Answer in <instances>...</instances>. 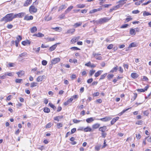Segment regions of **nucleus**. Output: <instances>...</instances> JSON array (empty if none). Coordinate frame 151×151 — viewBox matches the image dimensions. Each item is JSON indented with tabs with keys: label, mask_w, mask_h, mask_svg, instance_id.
<instances>
[{
	"label": "nucleus",
	"mask_w": 151,
	"mask_h": 151,
	"mask_svg": "<svg viewBox=\"0 0 151 151\" xmlns=\"http://www.w3.org/2000/svg\"><path fill=\"white\" fill-rule=\"evenodd\" d=\"M91 130V129L89 127H87L84 129V131L85 132H90Z\"/></svg>",
	"instance_id": "7c9ffc66"
},
{
	"label": "nucleus",
	"mask_w": 151,
	"mask_h": 151,
	"mask_svg": "<svg viewBox=\"0 0 151 151\" xmlns=\"http://www.w3.org/2000/svg\"><path fill=\"white\" fill-rule=\"evenodd\" d=\"M95 119L94 118L90 117L86 119V122L88 123H90L93 122Z\"/></svg>",
	"instance_id": "ddd939ff"
},
{
	"label": "nucleus",
	"mask_w": 151,
	"mask_h": 151,
	"mask_svg": "<svg viewBox=\"0 0 151 151\" xmlns=\"http://www.w3.org/2000/svg\"><path fill=\"white\" fill-rule=\"evenodd\" d=\"M66 8V6L65 5H62L59 7L58 9V11H60L63 9H65Z\"/></svg>",
	"instance_id": "f704fd0d"
},
{
	"label": "nucleus",
	"mask_w": 151,
	"mask_h": 151,
	"mask_svg": "<svg viewBox=\"0 0 151 151\" xmlns=\"http://www.w3.org/2000/svg\"><path fill=\"white\" fill-rule=\"evenodd\" d=\"M114 76V75L113 74H109L107 76V77L108 79L110 80L111 78H113Z\"/></svg>",
	"instance_id": "6e6d98bb"
},
{
	"label": "nucleus",
	"mask_w": 151,
	"mask_h": 151,
	"mask_svg": "<svg viewBox=\"0 0 151 151\" xmlns=\"http://www.w3.org/2000/svg\"><path fill=\"white\" fill-rule=\"evenodd\" d=\"M13 13L8 14L4 17L1 18L0 21L1 22L5 21L6 22L11 21L13 19Z\"/></svg>",
	"instance_id": "f257e3e1"
},
{
	"label": "nucleus",
	"mask_w": 151,
	"mask_h": 151,
	"mask_svg": "<svg viewBox=\"0 0 151 151\" xmlns=\"http://www.w3.org/2000/svg\"><path fill=\"white\" fill-rule=\"evenodd\" d=\"M60 59L59 58H54L51 61V63L52 64H55L60 61Z\"/></svg>",
	"instance_id": "20e7f679"
},
{
	"label": "nucleus",
	"mask_w": 151,
	"mask_h": 151,
	"mask_svg": "<svg viewBox=\"0 0 151 151\" xmlns=\"http://www.w3.org/2000/svg\"><path fill=\"white\" fill-rule=\"evenodd\" d=\"M135 29H134L131 28L130 30L129 33L131 35H134L136 33H135Z\"/></svg>",
	"instance_id": "a878e982"
},
{
	"label": "nucleus",
	"mask_w": 151,
	"mask_h": 151,
	"mask_svg": "<svg viewBox=\"0 0 151 151\" xmlns=\"http://www.w3.org/2000/svg\"><path fill=\"white\" fill-rule=\"evenodd\" d=\"M112 118L110 116H108L103 118H101L99 120H100L103 122H106L108 121L111 119Z\"/></svg>",
	"instance_id": "423d86ee"
},
{
	"label": "nucleus",
	"mask_w": 151,
	"mask_h": 151,
	"mask_svg": "<svg viewBox=\"0 0 151 151\" xmlns=\"http://www.w3.org/2000/svg\"><path fill=\"white\" fill-rule=\"evenodd\" d=\"M27 53L24 52L20 54L19 56V57L23 58L24 57H27Z\"/></svg>",
	"instance_id": "2f4dec72"
},
{
	"label": "nucleus",
	"mask_w": 151,
	"mask_h": 151,
	"mask_svg": "<svg viewBox=\"0 0 151 151\" xmlns=\"http://www.w3.org/2000/svg\"><path fill=\"white\" fill-rule=\"evenodd\" d=\"M145 139H147V141L148 142H151V135L150 136H148L146 137Z\"/></svg>",
	"instance_id": "5fc2aeb1"
},
{
	"label": "nucleus",
	"mask_w": 151,
	"mask_h": 151,
	"mask_svg": "<svg viewBox=\"0 0 151 151\" xmlns=\"http://www.w3.org/2000/svg\"><path fill=\"white\" fill-rule=\"evenodd\" d=\"M15 81L16 83H22L23 82L22 79L19 78L16 79Z\"/></svg>",
	"instance_id": "cd10ccee"
},
{
	"label": "nucleus",
	"mask_w": 151,
	"mask_h": 151,
	"mask_svg": "<svg viewBox=\"0 0 151 151\" xmlns=\"http://www.w3.org/2000/svg\"><path fill=\"white\" fill-rule=\"evenodd\" d=\"M31 42L29 40H27L26 41H24L22 42V44L24 45H26L27 44L29 45H30Z\"/></svg>",
	"instance_id": "dca6fc26"
},
{
	"label": "nucleus",
	"mask_w": 151,
	"mask_h": 151,
	"mask_svg": "<svg viewBox=\"0 0 151 151\" xmlns=\"http://www.w3.org/2000/svg\"><path fill=\"white\" fill-rule=\"evenodd\" d=\"M57 46V45L56 44L53 45L50 48L49 50L51 51L54 50L56 48Z\"/></svg>",
	"instance_id": "393cba45"
},
{
	"label": "nucleus",
	"mask_w": 151,
	"mask_h": 151,
	"mask_svg": "<svg viewBox=\"0 0 151 151\" xmlns=\"http://www.w3.org/2000/svg\"><path fill=\"white\" fill-rule=\"evenodd\" d=\"M131 76L133 78H136L138 76V75L137 73H131Z\"/></svg>",
	"instance_id": "a211bd4d"
},
{
	"label": "nucleus",
	"mask_w": 151,
	"mask_h": 151,
	"mask_svg": "<svg viewBox=\"0 0 151 151\" xmlns=\"http://www.w3.org/2000/svg\"><path fill=\"white\" fill-rule=\"evenodd\" d=\"M81 120H79L76 119H74L73 120V122L75 123H77L81 122Z\"/></svg>",
	"instance_id": "052dcab7"
},
{
	"label": "nucleus",
	"mask_w": 151,
	"mask_h": 151,
	"mask_svg": "<svg viewBox=\"0 0 151 151\" xmlns=\"http://www.w3.org/2000/svg\"><path fill=\"white\" fill-rule=\"evenodd\" d=\"M46 78L45 76H38L36 79V81L38 82L41 81L45 79Z\"/></svg>",
	"instance_id": "0eeeda50"
},
{
	"label": "nucleus",
	"mask_w": 151,
	"mask_h": 151,
	"mask_svg": "<svg viewBox=\"0 0 151 151\" xmlns=\"http://www.w3.org/2000/svg\"><path fill=\"white\" fill-rule=\"evenodd\" d=\"M117 67V66H116V67L112 69L111 70V72L112 73L116 72L118 69Z\"/></svg>",
	"instance_id": "c03bdc74"
},
{
	"label": "nucleus",
	"mask_w": 151,
	"mask_h": 151,
	"mask_svg": "<svg viewBox=\"0 0 151 151\" xmlns=\"http://www.w3.org/2000/svg\"><path fill=\"white\" fill-rule=\"evenodd\" d=\"M139 12V11L138 10H135L132 11V13L134 14H137Z\"/></svg>",
	"instance_id": "bf43d9fd"
},
{
	"label": "nucleus",
	"mask_w": 151,
	"mask_h": 151,
	"mask_svg": "<svg viewBox=\"0 0 151 151\" xmlns=\"http://www.w3.org/2000/svg\"><path fill=\"white\" fill-rule=\"evenodd\" d=\"M114 45L113 44H111L109 45L107 47V48L108 49H111L113 47Z\"/></svg>",
	"instance_id": "603ef678"
},
{
	"label": "nucleus",
	"mask_w": 151,
	"mask_h": 151,
	"mask_svg": "<svg viewBox=\"0 0 151 151\" xmlns=\"http://www.w3.org/2000/svg\"><path fill=\"white\" fill-rule=\"evenodd\" d=\"M142 121H139L136 123V124L141 125L143 124Z\"/></svg>",
	"instance_id": "4d7b16f0"
},
{
	"label": "nucleus",
	"mask_w": 151,
	"mask_h": 151,
	"mask_svg": "<svg viewBox=\"0 0 151 151\" xmlns=\"http://www.w3.org/2000/svg\"><path fill=\"white\" fill-rule=\"evenodd\" d=\"M33 19V17L32 16H28L26 15L24 17V19L27 20H32Z\"/></svg>",
	"instance_id": "2eb2a0df"
},
{
	"label": "nucleus",
	"mask_w": 151,
	"mask_h": 151,
	"mask_svg": "<svg viewBox=\"0 0 151 151\" xmlns=\"http://www.w3.org/2000/svg\"><path fill=\"white\" fill-rule=\"evenodd\" d=\"M38 85V83L36 82H33L31 83L30 87L31 88H33L34 87L37 86Z\"/></svg>",
	"instance_id": "c85d7f7f"
},
{
	"label": "nucleus",
	"mask_w": 151,
	"mask_h": 151,
	"mask_svg": "<svg viewBox=\"0 0 151 151\" xmlns=\"http://www.w3.org/2000/svg\"><path fill=\"white\" fill-rule=\"evenodd\" d=\"M75 29H71L68 30L66 33L68 34H73V33L75 32Z\"/></svg>",
	"instance_id": "b1692460"
},
{
	"label": "nucleus",
	"mask_w": 151,
	"mask_h": 151,
	"mask_svg": "<svg viewBox=\"0 0 151 151\" xmlns=\"http://www.w3.org/2000/svg\"><path fill=\"white\" fill-rule=\"evenodd\" d=\"M73 6H70L69 7L65 12V14H66L68 12H69L73 8Z\"/></svg>",
	"instance_id": "412c9836"
},
{
	"label": "nucleus",
	"mask_w": 151,
	"mask_h": 151,
	"mask_svg": "<svg viewBox=\"0 0 151 151\" xmlns=\"http://www.w3.org/2000/svg\"><path fill=\"white\" fill-rule=\"evenodd\" d=\"M121 7V6H120V5L118 4L117 5H116V6H114L113 7V9L114 10H116L118 9L120 7Z\"/></svg>",
	"instance_id": "a18cd8bd"
},
{
	"label": "nucleus",
	"mask_w": 151,
	"mask_h": 151,
	"mask_svg": "<svg viewBox=\"0 0 151 151\" xmlns=\"http://www.w3.org/2000/svg\"><path fill=\"white\" fill-rule=\"evenodd\" d=\"M151 2V0H150L148 1L146 3H144L142 4V6H144V5H146Z\"/></svg>",
	"instance_id": "864d4df0"
},
{
	"label": "nucleus",
	"mask_w": 151,
	"mask_h": 151,
	"mask_svg": "<svg viewBox=\"0 0 151 151\" xmlns=\"http://www.w3.org/2000/svg\"><path fill=\"white\" fill-rule=\"evenodd\" d=\"M111 17L109 18L108 17H105L101 18L100 19L96 20V24H103L108 22L111 19Z\"/></svg>",
	"instance_id": "f03ea898"
},
{
	"label": "nucleus",
	"mask_w": 151,
	"mask_h": 151,
	"mask_svg": "<svg viewBox=\"0 0 151 151\" xmlns=\"http://www.w3.org/2000/svg\"><path fill=\"white\" fill-rule=\"evenodd\" d=\"M93 81V79L92 78H91L88 80L87 81V82L88 83H91Z\"/></svg>",
	"instance_id": "774afa93"
},
{
	"label": "nucleus",
	"mask_w": 151,
	"mask_h": 151,
	"mask_svg": "<svg viewBox=\"0 0 151 151\" xmlns=\"http://www.w3.org/2000/svg\"><path fill=\"white\" fill-rule=\"evenodd\" d=\"M119 118L118 117L114 118L111 121V125L113 124L117 120H118Z\"/></svg>",
	"instance_id": "f3484780"
},
{
	"label": "nucleus",
	"mask_w": 151,
	"mask_h": 151,
	"mask_svg": "<svg viewBox=\"0 0 151 151\" xmlns=\"http://www.w3.org/2000/svg\"><path fill=\"white\" fill-rule=\"evenodd\" d=\"M100 124L98 123L95 124L92 126V127L93 129H96L98 128L100 126Z\"/></svg>",
	"instance_id": "aec40b11"
},
{
	"label": "nucleus",
	"mask_w": 151,
	"mask_h": 151,
	"mask_svg": "<svg viewBox=\"0 0 151 151\" xmlns=\"http://www.w3.org/2000/svg\"><path fill=\"white\" fill-rule=\"evenodd\" d=\"M34 49L35 50V51L36 52L38 53L39 52L40 50V47H38L37 48H35V49Z\"/></svg>",
	"instance_id": "680f3d73"
},
{
	"label": "nucleus",
	"mask_w": 151,
	"mask_h": 151,
	"mask_svg": "<svg viewBox=\"0 0 151 151\" xmlns=\"http://www.w3.org/2000/svg\"><path fill=\"white\" fill-rule=\"evenodd\" d=\"M129 109V108H127L126 109H124L120 113L119 115V116L122 115L123 114H124V112H125L126 111L128 110Z\"/></svg>",
	"instance_id": "4c0bfd02"
},
{
	"label": "nucleus",
	"mask_w": 151,
	"mask_h": 151,
	"mask_svg": "<svg viewBox=\"0 0 151 151\" xmlns=\"http://www.w3.org/2000/svg\"><path fill=\"white\" fill-rule=\"evenodd\" d=\"M150 15V13L148 12L145 11L143 13V15L144 17L148 16Z\"/></svg>",
	"instance_id": "79ce46f5"
},
{
	"label": "nucleus",
	"mask_w": 151,
	"mask_h": 151,
	"mask_svg": "<svg viewBox=\"0 0 151 151\" xmlns=\"http://www.w3.org/2000/svg\"><path fill=\"white\" fill-rule=\"evenodd\" d=\"M82 24V22H79L77 23H75L73 25V26L75 28L79 26H81Z\"/></svg>",
	"instance_id": "4be33fe9"
},
{
	"label": "nucleus",
	"mask_w": 151,
	"mask_h": 151,
	"mask_svg": "<svg viewBox=\"0 0 151 151\" xmlns=\"http://www.w3.org/2000/svg\"><path fill=\"white\" fill-rule=\"evenodd\" d=\"M132 19V18L131 17H128L126 19L125 21L126 22H128L129 21H130Z\"/></svg>",
	"instance_id": "69168bd1"
},
{
	"label": "nucleus",
	"mask_w": 151,
	"mask_h": 151,
	"mask_svg": "<svg viewBox=\"0 0 151 151\" xmlns=\"http://www.w3.org/2000/svg\"><path fill=\"white\" fill-rule=\"evenodd\" d=\"M63 124L62 123H58L57 125V127L59 129L60 127H62L63 126Z\"/></svg>",
	"instance_id": "37998d69"
},
{
	"label": "nucleus",
	"mask_w": 151,
	"mask_h": 151,
	"mask_svg": "<svg viewBox=\"0 0 151 151\" xmlns=\"http://www.w3.org/2000/svg\"><path fill=\"white\" fill-rule=\"evenodd\" d=\"M49 105L51 108H53L54 109H56V107L54 105H53L51 103H49Z\"/></svg>",
	"instance_id": "de8ad7c7"
},
{
	"label": "nucleus",
	"mask_w": 151,
	"mask_h": 151,
	"mask_svg": "<svg viewBox=\"0 0 151 151\" xmlns=\"http://www.w3.org/2000/svg\"><path fill=\"white\" fill-rule=\"evenodd\" d=\"M107 129V127L106 126H104L100 127L99 129V130L102 132H104Z\"/></svg>",
	"instance_id": "f8f14e48"
},
{
	"label": "nucleus",
	"mask_w": 151,
	"mask_h": 151,
	"mask_svg": "<svg viewBox=\"0 0 151 151\" xmlns=\"http://www.w3.org/2000/svg\"><path fill=\"white\" fill-rule=\"evenodd\" d=\"M42 64L44 65H47V62L45 60H43L42 62Z\"/></svg>",
	"instance_id": "e2e57ef3"
},
{
	"label": "nucleus",
	"mask_w": 151,
	"mask_h": 151,
	"mask_svg": "<svg viewBox=\"0 0 151 151\" xmlns=\"http://www.w3.org/2000/svg\"><path fill=\"white\" fill-rule=\"evenodd\" d=\"M52 18L51 17H45V20L47 21H48L51 20L52 19Z\"/></svg>",
	"instance_id": "09e8293b"
},
{
	"label": "nucleus",
	"mask_w": 151,
	"mask_h": 151,
	"mask_svg": "<svg viewBox=\"0 0 151 151\" xmlns=\"http://www.w3.org/2000/svg\"><path fill=\"white\" fill-rule=\"evenodd\" d=\"M25 13L24 12H21V13H18L19 17L22 18L25 15Z\"/></svg>",
	"instance_id": "e433bc0d"
},
{
	"label": "nucleus",
	"mask_w": 151,
	"mask_h": 151,
	"mask_svg": "<svg viewBox=\"0 0 151 151\" xmlns=\"http://www.w3.org/2000/svg\"><path fill=\"white\" fill-rule=\"evenodd\" d=\"M17 40L16 41L19 42L22 39V37L20 35H18L17 37Z\"/></svg>",
	"instance_id": "8fccbe9b"
},
{
	"label": "nucleus",
	"mask_w": 151,
	"mask_h": 151,
	"mask_svg": "<svg viewBox=\"0 0 151 151\" xmlns=\"http://www.w3.org/2000/svg\"><path fill=\"white\" fill-rule=\"evenodd\" d=\"M102 9V8L101 6L100 7V8L97 9H95L93 10H91L89 12L90 14H92L95 13L97 11H101Z\"/></svg>",
	"instance_id": "6e6552de"
},
{
	"label": "nucleus",
	"mask_w": 151,
	"mask_h": 151,
	"mask_svg": "<svg viewBox=\"0 0 151 151\" xmlns=\"http://www.w3.org/2000/svg\"><path fill=\"white\" fill-rule=\"evenodd\" d=\"M100 54L93 53V55L95 57L96 59L98 60H101L102 59V57L101 56Z\"/></svg>",
	"instance_id": "7ed1b4c3"
},
{
	"label": "nucleus",
	"mask_w": 151,
	"mask_h": 151,
	"mask_svg": "<svg viewBox=\"0 0 151 151\" xmlns=\"http://www.w3.org/2000/svg\"><path fill=\"white\" fill-rule=\"evenodd\" d=\"M95 72V70H90L89 72L90 76H91Z\"/></svg>",
	"instance_id": "3c124183"
},
{
	"label": "nucleus",
	"mask_w": 151,
	"mask_h": 151,
	"mask_svg": "<svg viewBox=\"0 0 151 151\" xmlns=\"http://www.w3.org/2000/svg\"><path fill=\"white\" fill-rule=\"evenodd\" d=\"M85 6V5L83 4H78L76 6L77 8H84Z\"/></svg>",
	"instance_id": "c756f323"
},
{
	"label": "nucleus",
	"mask_w": 151,
	"mask_h": 151,
	"mask_svg": "<svg viewBox=\"0 0 151 151\" xmlns=\"http://www.w3.org/2000/svg\"><path fill=\"white\" fill-rule=\"evenodd\" d=\"M129 26V25L128 24H125L123 25L121 27V28H126L128 27V26Z\"/></svg>",
	"instance_id": "13d9d810"
},
{
	"label": "nucleus",
	"mask_w": 151,
	"mask_h": 151,
	"mask_svg": "<svg viewBox=\"0 0 151 151\" xmlns=\"http://www.w3.org/2000/svg\"><path fill=\"white\" fill-rule=\"evenodd\" d=\"M149 114L148 111L147 110L143 112L144 115L146 116H147Z\"/></svg>",
	"instance_id": "0e129e2a"
},
{
	"label": "nucleus",
	"mask_w": 151,
	"mask_h": 151,
	"mask_svg": "<svg viewBox=\"0 0 151 151\" xmlns=\"http://www.w3.org/2000/svg\"><path fill=\"white\" fill-rule=\"evenodd\" d=\"M30 12L31 13H36L37 11V9L34 6H31L29 9Z\"/></svg>",
	"instance_id": "39448f33"
},
{
	"label": "nucleus",
	"mask_w": 151,
	"mask_h": 151,
	"mask_svg": "<svg viewBox=\"0 0 151 151\" xmlns=\"http://www.w3.org/2000/svg\"><path fill=\"white\" fill-rule=\"evenodd\" d=\"M107 75V73H105L104 74L101 75L100 78L99 79V80L100 81L101 80L104 79L106 77Z\"/></svg>",
	"instance_id": "72a5a7b5"
},
{
	"label": "nucleus",
	"mask_w": 151,
	"mask_h": 151,
	"mask_svg": "<svg viewBox=\"0 0 151 151\" xmlns=\"http://www.w3.org/2000/svg\"><path fill=\"white\" fill-rule=\"evenodd\" d=\"M136 45L135 44L133 43H131L129 46V48H130L132 47H135Z\"/></svg>",
	"instance_id": "49530a36"
},
{
	"label": "nucleus",
	"mask_w": 151,
	"mask_h": 151,
	"mask_svg": "<svg viewBox=\"0 0 151 151\" xmlns=\"http://www.w3.org/2000/svg\"><path fill=\"white\" fill-rule=\"evenodd\" d=\"M100 94V93L99 92H95L92 94V96L93 97L98 96Z\"/></svg>",
	"instance_id": "a19ab883"
},
{
	"label": "nucleus",
	"mask_w": 151,
	"mask_h": 151,
	"mask_svg": "<svg viewBox=\"0 0 151 151\" xmlns=\"http://www.w3.org/2000/svg\"><path fill=\"white\" fill-rule=\"evenodd\" d=\"M129 109V108H127L126 109H124L120 113L119 115V116L122 115L123 114H124V112H125L126 111L128 110Z\"/></svg>",
	"instance_id": "58836bf2"
},
{
	"label": "nucleus",
	"mask_w": 151,
	"mask_h": 151,
	"mask_svg": "<svg viewBox=\"0 0 151 151\" xmlns=\"http://www.w3.org/2000/svg\"><path fill=\"white\" fill-rule=\"evenodd\" d=\"M69 61L71 63H77V60L76 59H74L72 60V59H70L69 60Z\"/></svg>",
	"instance_id": "473e14b6"
},
{
	"label": "nucleus",
	"mask_w": 151,
	"mask_h": 151,
	"mask_svg": "<svg viewBox=\"0 0 151 151\" xmlns=\"http://www.w3.org/2000/svg\"><path fill=\"white\" fill-rule=\"evenodd\" d=\"M127 0H120L117 2V3H119V5H120V6H123L124 4L126 3V1Z\"/></svg>",
	"instance_id": "9b49d317"
},
{
	"label": "nucleus",
	"mask_w": 151,
	"mask_h": 151,
	"mask_svg": "<svg viewBox=\"0 0 151 151\" xmlns=\"http://www.w3.org/2000/svg\"><path fill=\"white\" fill-rule=\"evenodd\" d=\"M33 36H36L38 37H44V34H42V33L39 32L37 34H34L33 35Z\"/></svg>",
	"instance_id": "9d476101"
},
{
	"label": "nucleus",
	"mask_w": 151,
	"mask_h": 151,
	"mask_svg": "<svg viewBox=\"0 0 151 151\" xmlns=\"http://www.w3.org/2000/svg\"><path fill=\"white\" fill-rule=\"evenodd\" d=\"M44 111L46 113H49L50 112V109L47 107L45 108L44 109Z\"/></svg>",
	"instance_id": "ea45409f"
},
{
	"label": "nucleus",
	"mask_w": 151,
	"mask_h": 151,
	"mask_svg": "<svg viewBox=\"0 0 151 151\" xmlns=\"http://www.w3.org/2000/svg\"><path fill=\"white\" fill-rule=\"evenodd\" d=\"M144 1V0H141L139 2H137L135 3V4L136 5L138 6L140 4H141L143 3Z\"/></svg>",
	"instance_id": "c9c22d12"
},
{
	"label": "nucleus",
	"mask_w": 151,
	"mask_h": 151,
	"mask_svg": "<svg viewBox=\"0 0 151 151\" xmlns=\"http://www.w3.org/2000/svg\"><path fill=\"white\" fill-rule=\"evenodd\" d=\"M91 65V62L90 61H89L88 63L85 64V65L88 67H90Z\"/></svg>",
	"instance_id": "338daca9"
},
{
	"label": "nucleus",
	"mask_w": 151,
	"mask_h": 151,
	"mask_svg": "<svg viewBox=\"0 0 151 151\" xmlns=\"http://www.w3.org/2000/svg\"><path fill=\"white\" fill-rule=\"evenodd\" d=\"M16 73L18 75V77L19 78L24 75L25 73L24 71L23 70H21L17 72Z\"/></svg>",
	"instance_id": "1a4fd4ad"
},
{
	"label": "nucleus",
	"mask_w": 151,
	"mask_h": 151,
	"mask_svg": "<svg viewBox=\"0 0 151 151\" xmlns=\"http://www.w3.org/2000/svg\"><path fill=\"white\" fill-rule=\"evenodd\" d=\"M103 72V70H99L95 74V76L97 77L100 75Z\"/></svg>",
	"instance_id": "5701e85b"
},
{
	"label": "nucleus",
	"mask_w": 151,
	"mask_h": 151,
	"mask_svg": "<svg viewBox=\"0 0 151 151\" xmlns=\"http://www.w3.org/2000/svg\"><path fill=\"white\" fill-rule=\"evenodd\" d=\"M80 37H75L72 38L71 41L72 43H74L78 41Z\"/></svg>",
	"instance_id": "4468645a"
},
{
	"label": "nucleus",
	"mask_w": 151,
	"mask_h": 151,
	"mask_svg": "<svg viewBox=\"0 0 151 151\" xmlns=\"http://www.w3.org/2000/svg\"><path fill=\"white\" fill-rule=\"evenodd\" d=\"M37 31V28L36 27H32L30 29L31 33H34Z\"/></svg>",
	"instance_id": "bb28decb"
},
{
	"label": "nucleus",
	"mask_w": 151,
	"mask_h": 151,
	"mask_svg": "<svg viewBox=\"0 0 151 151\" xmlns=\"http://www.w3.org/2000/svg\"><path fill=\"white\" fill-rule=\"evenodd\" d=\"M32 0H27L24 4V6H27L29 5L32 2Z\"/></svg>",
	"instance_id": "6ab92c4d"
}]
</instances>
